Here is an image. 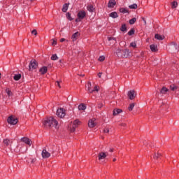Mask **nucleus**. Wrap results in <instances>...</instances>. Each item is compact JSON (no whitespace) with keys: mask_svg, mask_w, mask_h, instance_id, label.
<instances>
[{"mask_svg":"<svg viewBox=\"0 0 179 179\" xmlns=\"http://www.w3.org/2000/svg\"><path fill=\"white\" fill-rule=\"evenodd\" d=\"M3 143L4 146H10V145L12 144V141L9 139H4Z\"/></svg>","mask_w":179,"mask_h":179,"instance_id":"ddd939ff","label":"nucleus"},{"mask_svg":"<svg viewBox=\"0 0 179 179\" xmlns=\"http://www.w3.org/2000/svg\"><path fill=\"white\" fill-rule=\"evenodd\" d=\"M0 79H1V73H0Z\"/></svg>","mask_w":179,"mask_h":179,"instance_id":"bf43d9fd","label":"nucleus"},{"mask_svg":"<svg viewBox=\"0 0 179 179\" xmlns=\"http://www.w3.org/2000/svg\"><path fill=\"white\" fill-rule=\"evenodd\" d=\"M6 92L7 93L8 96H12V91H10V90H9V88H7L6 90Z\"/></svg>","mask_w":179,"mask_h":179,"instance_id":"c9c22d12","label":"nucleus"},{"mask_svg":"<svg viewBox=\"0 0 179 179\" xmlns=\"http://www.w3.org/2000/svg\"><path fill=\"white\" fill-rule=\"evenodd\" d=\"M69 6V5L68 3L64 4L63 8H62V12H66V10H68Z\"/></svg>","mask_w":179,"mask_h":179,"instance_id":"393cba45","label":"nucleus"},{"mask_svg":"<svg viewBox=\"0 0 179 179\" xmlns=\"http://www.w3.org/2000/svg\"><path fill=\"white\" fill-rule=\"evenodd\" d=\"M96 119H90L88 122V127L90 128H94V127H96Z\"/></svg>","mask_w":179,"mask_h":179,"instance_id":"6e6552de","label":"nucleus"},{"mask_svg":"<svg viewBox=\"0 0 179 179\" xmlns=\"http://www.w3.org/2000/svg\"><path fill=\"white\" fill-rule=\"evenodd\" d=\"M109 152H114V149L113 148H110Z\"/></svg>","mask_w":179,"mask_h":179,"instance_id":"864d4df0","label":"nucleus"},{"mask_svg":"<svg viewBox=\"0 0 179 179\" xmlns=\"http://www.w3.org/2000/svg\"><path fill=\"white\" fill-rule=\"evenodd\" d=\"M134 107H135V103H132L129 104V106L128 107L129 111H132L134 110Z\"/></svg>","mask_w":179,"mask_h":179,"instance_id":"c85d7f7f","label":"nucleus"},{"mask_svg":"<svg viewBox=\"0 0 179 179\" xmlns=\"http://www.w3.org/2000/svg\"><path fill=\"white\" fill-rule=\"evenodd\" d=\"M56 115H57V117L59 118H64V117H65V110H64L62 108L57 109Z\"/></svg>","mask_w":179,"mask_h":179,"instance_id":"39448f33","label":"nucleus"},{"mask_svg":"<svg viewBox=\"0 0 179 179\" xmlns=\"http://www.w3.org/2000/svg\"><path fill=\"white\" fill-rule=\"evenodd\" d=\"M143 20L144 22V24H146V20H145V18H143Z\"/></svg>","mask_w":179,"mask_h":179,"instance_id":"5fc2aeb1","label":"nucleus"},{"mask_svg":"<svg viewBox=\"0 0 179 179\" xmlns=\"http://www.w3.org/2000/svg\"><path fill=\"white\" fill-rule=\"evenodd\" d=\"M107 156H108V152H101L98 155V159L99 160H104Z\"/></svg>","mask_w":179,"mask_h":179,"instance_id":"0eeeda50","label":"nucleus"},{"mask_svg":"<svg viewBox=\"0 0 179 179\" xmlns=\"http://www.w3.org/2000/svg\"><path fill=\"white\" fill-rule=\"evenodd\" d=\"M150 48L152 52H156L157 51V45H150Z\"/></svg>","mask_w":179,"mask_h":179,"instance_id":"2eb2a0df","label":"nucleus"},{"mask_svg":"<svg viewBox=\"0 0 179 179\" xmlns=\"http://www.w3.org/2000/svg\"><path fill=\"white\" fill-rule=\"evenodd\" d=\"M120 113H122V110L121 109H115L113 110V115H117L118 114H120Z\"/></svg>","mask_w":179,"mask_h":179,"instance_id":"5701e85b","label":"nucleus"},{"mask_svg":"<svg viewBox=\"0 0 179 179\" xmlns=\"http://www.w3.org/2000/svg\"><path fill=\"white\" fill-rule=\"evenodd\" d=\"M177 5H178V3H177L176 1H173V2L172 3V8H173V9L176 8H177Z\"/></svg>","mask_w":179,"mask_h":179,"instance_id":"58836bf2","label":"nucleus"},{"mask_svg":"<svg viewBox=\"0 0 179 179\" xmlns=\"http://www.w3.org/2000/svg\"><path fill=\"white\" fill-rule=\"evenodd\" d=\"M51 156V154L47 151V150H43L42 151V157L43 159H48Z\"/></svg>","mask_w":179,"mask_h":179,"instance_id":"1a4fd4ad","label":"nucleus"},{"mask_svg":"<svg viewBox=\"0 0 179 179\" xmlns=\"http://www.w3.org/2000/svg\"><path fill=\"white\" fill-rule=\"evenodd\" d=\"M92 90H94V92H99V88L97 86H95Z\"/></svg>","mask_w":179,"mask_h":179,"instance_id":"49530a36","label":"nucleus"},{"mask_svg":"<svg viewBox=\"0 0 179 179\" xmlns=\"http://www.w3.org/2000/svg\"><path fill=\"white\" fill-rule=\"evenodd\" d=\"M129 36H132V34H135V29H131L129 32H128Z\"/></svg>","mask_w":179,"mask_h":179,"instance_id":"f704fd0d","label":"nucleus"},{"mask_svg":"<svg viewBox=\"0 0 179 179\" xmlns=\"http://www.w3.org/2000/svg\"><path fill=\"white\" fill-rule=\"evenodd\" d=\"M122 58H128V57H129V50L126 49L122 50Z\"/></svg>","mask_w":179,"mask_h":179,"instance_id":"9b49d317","label":"nucleus"},{"mask_svg":"<svg viewBox=\"0 0 179 179\" xmlns=\"http://www.w3.org/2000/svg\"><path fill=\"white\" fill-rule=\"evenodd\" d=\"M51 59L52 61H57V59H58V56H57V55H52L51 57Z\"/></svg>","mask_w":179,"mask_h":179,"instance_id":"473e14b6","label":"nucleus"},{"mask_svg":"<svg viewBox=\"0 0 179 179\" xmlns=\"http://www.w3.org/2000/svg\"><path fill=\"white\" fill-rule=\"evenodd\" d=\"M87 9L88 12H93V10H94V7L93 6V5H88L87 6Z\"/></svg>","mask_w":179,"mask_h":179,"instance_id":"4be33fe9","label":"nucleus"},{"mask_svg":"<svg viewBox=\"0 0 179 179\" xmlns=\"http://www.w3.org/2000/svg\"><path fill=\"white\" fill-rule=\"evenodd\" d=\"M109 16L113 19H116L118 17V13L117 12H112L110 13Z\"/></svg>","mask_w":179,"mask_h":179,"instance_id":"f3484780","label":"nucleus"},{"mask_svg":"<svg viewBox=\"0 0 179 179\" xmlns=\"http://www.w3.org/2000/svg\"><path fill=\"white\" fill-rule=\"evenodd\" d=\"M87 92H89V93H93V92H94V90L92 89V83H88L87 84Z\"/></svg>","mask_w":179,"mask_h":179,"instance_id":"dca6fc26","label":"nucleus"},{"mask_svg":"<svg viewBox=\"0 0 179 179\" xmlns=\"http://www.w3.org/2000/svg\"><path fill=\"white\" fill-rule=\"evenodd\" d=\"M108 38V41H111V40H115V38H111V37Z\"/></svg>","mask_w":179,"mask_h":179,"instance_id":"8fccbe9b","label":"nucleus"},{"mask_svg":"<svg viewBox=\"0 0 179 179\" xmlns=\"http://www.w3.org/2000/svg\"><path fill=\"white\" fill-rule=\"evenodd\" d=\"M178 48H179L178 45H177V43H176L175 42H172L169 45V50L172 52H178V50H179Z\"/></svg>","mask_w":179,"mask_h":179,"instance_id":"f03ea898","label":"nucleus"},{"mask_svg":"<svg viewBox=\"0 0 179 179\" xmlns=\"http://www.w3.org/2000/svg\"><path fill=\"white\" fill-rule=\"evenodd\" d=\"M78 110H86V106L83 103L80 104L78 106Z\"/></svg>","mask_w":179,"mask_h":179,"instance_id":"bb28decb","label":"nucleus"},{"mask_svg":"<svg viewBox=\"0 0 179 179\" xmlns=\"http://www.w3.org/2000/svg\"><path fill=\"white\" fill-rule=\"evenodd\" d=\"M113 162H117V159L114 158Z\"/></svg>","mask_w":179,"mask_h":179,"instance_id":"4d7b16f0","label":"nucleus"},{"mask_svg":"<svg viewBox=\"0 0 179 179\" xmlns=\"http://www.w3.org/2000/svg\"><path fill=\"white\" fill-rule=\"evenodd\" d=\"M128 97L130 100H134V99L136 97V93L135 92V90H130L128 92Z\"/></svg>","mask_w":179,"mask_h":179,"instance_id":"423d86ee","label":"nucleus"},{"mask_svg":"<svg viewBox=\"0 0 179 179\" xmlns=\"http://www.w3.org/2000/svg\"><path fill=\"white\" fill-rule=\"evenodd\" d=\"M7 122L8 124H10V125H16V124H17V118L11 115L8 117Z\"/></svg>","mask_w":179,"mask_h":179,"instance_id":"20e7f679","label":"nucleus"},{"mask_svg":"<svg viewBox=\"0 0 179 179\" xmlns=\"http://www.w3.org/2000/svg\"><path fill=\"white\" fill-rule=\"evenodd\" d=\"M155 38H157V40H164V36L157 34H155Z\"/></svg>","mask_w":179,"mask_h":179,"instance_id":"aec40b11","label":"nucleus"},{"mask_svg":"<svg viewBox=\"0 0 179 179\" xmlns=\"http://www.w3.org/2000/svg\"><path fill=\"white\" fill-rule=\"evenodd\" d=\"M76 129V127L73 126V127L70 129V131L71 132H75Z\"/></svg>","mask_w":179,"mask_h":179,"instance_id":"79ce46f5","label":"nucleus"},{"mask_svg":"<svg viewBox=\"0 0 179 179\" xmlns=\"http://www.w3.org/2000/svg\"><path fill=\"white\" fill-rule=\"evenodd\" d=\"M122 53H123V52H122V50H117L116 51V54H117V57H122Z\"/></svg>","mask_w":179,"mask_h":179,"instance_id":"7c9ffc66","label":"nucleus"},{"mask_svg":"<svg viewBox=\"0 0 179 179\" xmlns=\"http://www.w3.org/2000/svg\"><path fill=\"white\" fill-rule=\"evenodd\" d=\"M37 62L35 59L31 61L29 65V71H33L34 69H37L38 67Z\"/></svg>","mask_w":179,"mask_h":179,"instance_id":"7ed1b4c3","label":"nucleus"},{"mask_svg":"<svg viewBox=\"0 0 179 179\" xmlns=\"http://www.w3.org/2000/svg\"><path fill=\"white\" fill-rule=\"evenodd\" d=\"M32 34H34V36H37V31L36 29H34L32 31H31Z\"/></svg>","mask_w":179,"mask_h":179,"instance_id":"c03bdc74","label":"nucleus"},{"mask_svg":"<svg viewBox=\"0 0 179 179\" xmlns=\"http://www.w3.org/2000/svg\"><path fill=\"white\" fill-rule=\"evenodd\" d=\"M34 162V159L32 160V163Z\"/></svg>","mask_w":179,"mask_h":179,"instance_id":"13d9d810","label":"nucleus"},{"mask_svg":"<svg viewBox=\"0 0 179 179\" xmlns=\"http://www.w3.org/2000/svg\"><path fill=\"white\" fill-rule=\"evenodd\" d=\"M22 78L21 74H15L13 77L14 80H19Z\"/></svg>","mask_w":179,"mask_h":179,"instance_id":"a878e982","label":"nucleus"},{"mask_svg":"<svg viewBox=\"0 0 179 179\" xmlns=\"http://www.w3.org/2000/svg\"><path fill=\"white\" fill-rule=\"evenodd\" d=\"M171 90H177L178 89V87L176 86V85H171Z\"/></svg>","mask_w":179,"mask_h":179,"instance_id":"e433bc0d","label":"nucleus"},{"mask_svg":"<svg viewBox=\"0 0 179 179\" xmlns=\"http://www.w3.org/2000/svg\"><path fill=\"white\" fill-rule=\"evenodd\" d=\"M52 45H57V41L53 40V42L52 43Z\"/></svg>","mask_w":179,"mask_h":179,"instance_id":"09e8293b","label":"nucleus"},{"mask_svg":"<svg viewBox=\"0 0 179 179\" xmlns=\"http://www.w3.org/2000/svg\"><path fill=\"white\" fill-rule=\"evenodd\" d=\"M106 59V57L104 56H101L99 58V61H100L101 62L104 61Z\"/></svg>","mask_w":179,"mask_h":179,"instance_id":"ea45409f","label":"nucleus"},{"mask_svg":"<svg viewBox=\"0 0 179 179\" xmlns=\"http://www.w3.org/2000/svg\"><path fill=\"white\" fill-rule=\"evenodd\" d=\"M125 125H126L125 123H122V124H121V126H122V127H125Z\"/></svg>","mask_w":179,"mask_h":179,"instance_id":"6e6d98bb","label":"nucleus"},{"mask_svg":"<svg viewBox=\"0 0 179 179\" xmlns=\"http://www.w3.org/2000/svg\"><path fill=\"white\" fill-rule=\"evenodd\" d=\"M78 37H79V32H76L72 35L71 38L73 41H75Z\"/></svg>","mask_w":179,"mask_h":179,"instance_id":"a211bd4d","label":"nucleus"},{"mask_svg":"<svg viewBox=\"0 0 179 179\" xmlns=\"http://www.w3.org/2000/svg\"><path fill=\"white\" fill-rule=\"evenodd\" d=\"M135 22H136V19L135 17L132 18L129 20V24H134Z\"/></svg>","mask_w":179,"mask_h":179,"instance_id":"72a5a7b5","label":"nucleus"},{"mask_svg":"<svg viewBox=\"0 0 179 179\" xmlns=\"http://www.w3.org/2000/svg\"><path fill=\"white\" fill-rule=\"evenodd\" d=\"M60 41H61V43H64V41H65V38H62L61 40H60Z\"/></svg>","mask_w":179,"mask_h":179,"instance_id":"603ef678","label":"nucleus"},{"mask_svg":"<svg viewBox=\"0 0 179 179\" xmlns=\"http://www.w3.org/2000/svg\"><path fill=\"white\" fill-rule=\"evenodd\" d=\"M166 92H169V89L166 87H164L162 89L160 90V94H166Z\"/></svg>","mask_w":179,"mask_h":179,"instance_id":"412c9836","label":"nucleus"},{"mask_svg":"<svg viewBox=\"0 0 179 179\" xmlns=\"http://www.w3.org/2000/svg\"><path fill=\"white\" fill-rule=\"evenodd\" d=\"M129 9H137L138 5L136 3H134L132 5L129 6Z\"/></svg>","mask_w":179,"mask_h":179,"instance_id":"c756f323","label":"nucleus"},{"mask_svg":"<svg viewBox=\"0 0 179 179\" xmlns=\"http://www.w3.org/2000/svg\"><path fill=\"white\" fill-rule=\"evenodd\" d=\"M103 132H104L105 134H108V132H110V130H109L108 128H106V129H103Z\"/></svg>","mask_w":179,"mask_h":179,"instance_id":"37998d69","label":"nucleus"},{"mask_svg":"<svg viewBox=\"0 0 179 179\" xmlns=\"http://www.w3.org/2000/svg\"><path fill=\"white\" fill-rule=\"evenodd\" d=\"M66 17H67V19H69V20H72V19H71V13H66Z\"/></svg>","mask_w":179,"mask_h":179,"instance_id":"a19ab883","label":"nucleus"},{"mask_svg":"<svg viewBox=\"0 0 179 179\" xmlns=\"http://www.w3.org/2000/svg\"><path fill=\"white\" fill-rule=\"evenodd\" d=\"M120 13H128V10L126 8H122L120 9Z\"/></svg>","mask_w":179,"mask_h":179,"instance_id":"2f4dec72","label":"nucleus"},{"mask_svg":"<svg viewBox=\"0 0 179 179\" xmlns=\"http://www.w3.org/2000/svg\"><path fill=\"white\" fill-rule=\"evenodd\" d=\"M78 17L80 18V19H85V17H86V12L85 11H80L78 13Z\"/></svg>","mask_w":179,"mask_h":179,"instance_id":"f8f14e48","label":"nucleus"},{"mask_svg":"<svg viewBox=\"0 0 179 179\" xmlns=\"http://www.w3.org/2000/svg\"><path fill=\"white\" fill-rule=\"evenodd\" d=\"M101 75H103V73H98L99 78H101Z\"/></svg>","mask_w":179,"mask_h":179,"instance_id":"3c124183","label":"nucleus"},{"mask_svg":"<svg viewBox=\"0 0 179 179\" xmlns=\"http://www.w3.org/2000/svg\"><path fill=\"white\" fill-rule=\"evenodd\" d=\"M43 125L45 128H55L56 129H58L59 128V124H58V121L55 120L54 117H48L47 120H45L43 122Z\"/></svg>","mask_w":179,"mask_h":179,"instance_id":"f257e3e1","label":"nucleus"},{"mask_svg":"<svg viewBox=\"0 0 179 179\" xmlns=\"http://www.w3.org/2000/svg\"><path fill=\"white\" fill-rule=\"evenodd\" d=\"M48 69L46 66H43L40 69V72L42 75H44L45 73H47Z\"/></svg>","mask_w":179,"mask_h":179,"instance_id":"6ab92c4d","label":"nucleus"},{"mask_svg":"<svg viewBox=\"0 0 179 179\" xmlns=\"http://www.w3.org/2000/svg\"><path fill=\"white\" fill-rule=\"evenodd\" d=\"M115 0H110L108 2V8H113V6H115Z\"/></svg>","mask_w":179,"mask_h":179,"instance_id":"4468645a","label":"nucleus"},{"mask_svg":"<svg viewBox=\"0 0 179 179\" xmlns=\"http://www.w3.org/2000/svg\"><path fill=\"white\" fill-rule=\"evenodd\" d=\"M60 82L59 81H57L56 82V86H58V87L61 88V85H59Z\"/></svg>","mask_w":179,"mask_h":179,"instance_id":"de8ad7c7","label":"nucleus"},{"mask_svg":"<svg viewBox=\"0 0 179 179\" xmlns=\"http://www.w3.org/2000/svg\"><path fill=\"white\" fill-rule=\"evenodd\" d=\"M159 156H160V154H159V153L155 154L154 156V159H159Z\"/></svg>","mask_w":179,"mask_h":179,"instance_id":"a18cd8bd","label":"nucleus"},{"mask_svg":"<svg viewBox=\"0 0 179 179\" xmlns=\"http://www.w3.org/2000/svg\"><path fill=\"white\" fill-rule=\"evenodd\" d=\"M78 125H80V121H79V120H76L73 123V127H75L76 128Z\"/></svg>","mask_w":179,"mask_h":179,"instance_id":"b1692460","label":"nucleus"},{"mask_svg":"<svg viewBox=\"0 0 179 179\" xmlns=\"http://www.w3.org/2000/svg\"><path fill=\"white\" fill-rule=\"evenodd\" d=\"M121 31H127V24H122V27H120Z\"/></svg>","mask_w":179,"mask_h":179,"instance_id":"cd10ccee","label":"nucleus"},{"mask_svg":"<svg viewBox=\"0 0 179 179\" xmlns=\"http://www.w3.org/2000/svg\"><path fill=\"white\" fill-rule=\"evenodd\" d=\"M21 141L24 142V143H26V145H29V146L31 145V141H30L29 138L23 137L21 138Z\"/></svg>","mask_w":179,"mask_h":179,"instance_id":"9d476101","label":"nucleus"},{"mask_svg":"<svg viewBox=\"0 0 179 179\" xmlns=\"http://www.w3.org/2000/svg\"><path fill=\"white\" fill-rule=\"evenodd\" d=\"M130 47H132L133 48H136V43L135 42H131L130 43Z\"/></svg>","mask_w":179,"mask_h":179,"instance_id":"4c0bfd02","label":"nucleus"}]
</instances>
